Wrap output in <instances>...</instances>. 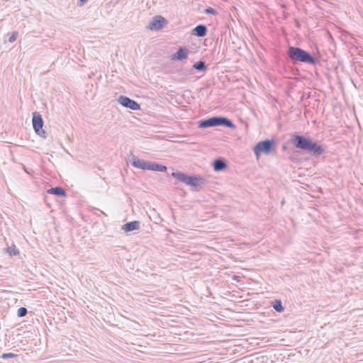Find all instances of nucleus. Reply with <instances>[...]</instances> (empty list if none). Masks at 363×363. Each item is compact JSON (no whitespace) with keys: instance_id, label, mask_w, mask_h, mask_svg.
Returning a JSON list of instances; mask_svg holds the SVG:
<instances>
[{"instance_id":"nucleus-1","label":"nucleus","mask_w":363,"mask_h":363,"mask_svg":"<svg viewBox=\"0 0 363 363\" xmlns=\"http://www.w3.org/2000/svg\"><path fill=\"white\" fill-rule=\"evenodd\" d=\"M291 143L296 148L308 152L315 157H318L325 152L323 145L303 135L293 134Z\"/></svg>"},{"instance_id":"nucleus-2","label":"nucleus","mask_w":363,"mask_h":363,"mask_svg":"<svg viewBox=\"0 0 363 363\" xmlns=\"http://www.w3.org/2000/svg\"><path fill=\"white\" fill-rule=\"evenodd\" d=\"M286 58L293 64L302 62L311 65H315L318 60L313 56L308 51L299 47L290 45L286 51Z\"/></svg>"},{"instance_id":"nucleus-3","label":"nucleus","mask_w":363,"mask_h":363,"mask_svg":"<svg viewBox=\"0 0 363 363\" xmlns=\"http://www.w3.org/2000/svg\"><path fill=\"white\" fill-rule=\"evenodd\" d=\"M171 175L177 181L190 186L197 191L206 183V179L199 174L189 175L182 172H173Z\"/></svg>"},{"instance_id":"nucleus-4","label":"nucleus","mask_w":363,"mask_h":363,"mask_svg":"<svg viewBox=\"0 0 363 363\" xmlns=\"http://www.w3.org/2000/svg\"><path fill=\"white\" fill-rule=\"evenodd\" d=\"M216 126H223L232 130H234L236 128L235 125L230 119L221 116H213L198 121V127L199 128H207Z\"/></svg>"},{"instance_id":"nucleus-5","label":"nucleus","mask_w":363,"mask_h":363,"mask_svg":"<svg viewBox=\"0 0 363 363\" xmlns=\"http://www.w3.org/2000/svg\"><path fill=\"white\" fill-rule=\"evenodd\" d=\"M277 147V143L274 139H266L259 141L253 147V151L257 158L263 153L269 155Z\"/></svg>"},{"instance_id":"nucleus-6","label":"nucleus","mask_w":363,"mask_h":363,"mask_svg":"<svg viewBox=\"0 0 363 363\" xmlns=\"http://www.w3.org/2000/svg\"><path fill=\"white\" fill-rule=\"evenodd\" d=\"M32 123L33 128L35 133L43 138H46V132L43 128L44 121L43 120L42 116L38 112L35 111L33 113Z\"/></svg>"},{"instance_id":"nucleus-7","label":"nucleus","mask_w":363,"mask_h":363,"mask_svg":"<svg viewBox=\"0 0 363 363\" xmlns=\"http://www.w3.org/2000/svg\"><path fill=\"white\" fill-rule=\"evenodd\" d=\"M117 101L123 107L130 108L133 111H138L140 109V105L137 101L128 96H120Z\"/></svg>"},{"instance_id":"nucleus-8","label":"nucleus","mask_w":363,"mask_h":363,"mask_svg":"<svg viewBox=\"0 0 363 363\" xmlns=\"http://www.w3.org/2000/svg\"><path fill=\"white\" fill-rule=\"evenodd\" d=\"M167 23V20L163 16H156L153 17L148 28L152 30H158L162 29Z\"/></svg>"},{"instance_id":"nucleus-9","label":"nucleus","mask_w":363,"mask_h":363,"mask_svg":"<svg viewBox=\"0 0 363 363\" xmlns=\"http://www.w3.org/2000/svg\"><path fill=\"white\" fill-rule=\"evenodd\" d=\"M150 161H145L143 160H140L135 157V155H133L132 160H131V164L138 169H141L143 170H149L150 168Z\"/></svg>"},{"instance_id":"nucleus-10","label":"nucleus","mask_w":363,"mask_h":363,"mask_svg":"<svg viewBox=\"0 0 363 363\" xmlns=\"http://www.w3.org/2000/svg\"><path fill=\"white\" fill-rule=\"evenodd\" d=\"M189 50L186 47H179L177 51L171 55L172 60H183L187 58Z\"/></svg>"},{"instance_id":"nucleus-11","label":"nucleus","mask_w":363,"mask_h":363,"mask_svg":"<svg viewBox=\"0 0 363 363\" xmlns=\"http://www.w3.org/2000/svg\"><path fill=\"white\" fill-rule=\"evenodd\" d=\"M212 165L215 172H222L228 167L227 162L223 157H218L215 159Z\"/></svg>"},{"instance_id":"nucleus-12","label":"nucleus","mask_w":363,"mask_h":363,"mask_svg":"<svg viewBox=\"0 0 363 363\" xmlns=\"http://www.w3.org/2000/svg\"><path fill=\"white\" fill-rule=\"evenodd\" d=\"M140 222L138 220H133L130 222H128L122 225L121 229L125 233H129L135 230L140 229Z\"/></svg>"},{"instance_id":"nucleus-13","label":"nucleus","mask_w":363,"mask_h":363,"mask_svg":"<svg viewBox=\"0 0 363 363\" xmlns=\"http://www.w3.org/2000/svg\"><path fill=\"white\" fill-rule=\"evenodd\" d=\"M208 32V29L206 25L199 24L196 26L191 30V35H195L196 37L203 38L206 35Z\"/></svg>"},{"instance_id":"nucleus-14","label":"nucleus","mask_w":363,"mask_h":363,"mask_svg":"<svg viewBox=\"0 0 363 363\" xmlns=\"http://www.w3.org/2000/svg\"><path fill=\"white\" fill-rule=\"evenodd\" d=\"M48 193L60 197L66 196V191L61 186L52 187L48 190Z\"/></svg>"},{"instance_id":"nucleus-15","label":"nucleus","mask_w":363,"mask_h":363,"mask_svg":"<svg viewBox=\"0 0 363 363\" xmlns=\"http://www.w3.org/2000/svg\"><path fill=\"white\" fill-rule=\"evenodd\" d=\"M167 169V167L165 165L157 163L155 162H150L149 170L164 172Z\"/></svg>"},{"instance_id":"nucleus-16","label":"nucleus","mask_w":363,"mask_h":363,"mask_svg":"<svg viewBox=\"0 0 363 363\" xmlns=\"http://www.w3.org/2000/svg\"><path fill=\"white\" fill-rule=\"evenodd\" d=\"M273 308L278 313H281L284 311V307L282 305V302L279 299H275L271 303Z\"/></svg>"},{"instance_id":"nucleus-17","label":"nucleus","mask_w":363,"mask_h":363,"mask_svg":"<svg viewBox=\"0 0 363 363\" xmlns=\"http://www.w3.org/2000/svg\"><path fill=\"white\" fill-rule=\"evenodd\" d=\"M192 67L198 71L205 72L207 69L206 62L202 60H199L194 63Z\"/></svg>"},{"instance_id":"nucleus-18","label":"nucleus","mask_w":363,"mask_h":363,"mask_svg":"<svg viewBox=\"0 0 363 363\" xmlns=\"http://www.w3.org/2000/svg\"><path fill=\"white\" fill-rule=\"evenodd\" d=\"M6 252L10 256L19 255V250L16 247L15 245H12L11 247L6 248Z\"/></svg>"},{"instance_id":"nucleus-19","label":"nucleus","mask_w":363,"mask_h":363,"mask_svg":"<svg viewBox=\"0 0 363 363\" xmlns=\"http://www.w3.org/2000/svg\"><path fill=\"white\" fill-rule=\"evenodd\" d=\"M28 313V310L25 307H21L17 311V315L19 318L25 317Z\"/></svg>"},{"instance_id":"nucleus-20","label":"nucleus","mask_w":363,"mask_h":363,"mask_svg":"<svg viewBox=\"0 0 363 363\" xmlns=\"http://www.w3.org/2000/svg\"><path fill=\"white\" fill-rule=\"evenodd\" d=\"M18 355L16 354L11 353V352L3 353L1 355V358L4 359H9V358H14V357H16Z\"/></svg>"},{"instance_id":"nucleus-21","label":"nucleus","mask_w":363,"mask_h":363,"mask_svg":"<svg viewBox=\"0 0 363 363\" xmlns=\"http://www.w3.org/2000/svg\"><path fill=\"white\" fill-rule=\"evenodd\" d=\"M204 13L206 14H211L215 16L217 14V11L212 7H208L204 10Z\"/></svg>"},{"instance_id":"nucleus-22","label":"nucleus","mask_w":363,"mask_h":363,"mask_svg":"<svg viewBox=\"0 0 363 363\" xmlns=\"http://www.w3.org/2000/svg\"><path fill=\"white\" fill-rule=\"evenodd\" d=\"M17 36H18V33L16 31L13 32L11 35L9 37V38L8 40L9 42L13 43L16 40Z\"/></svg>"},{"instance_id":"nucleus-23","label":"nucleus","mask_w":363,"mask_h":363,"mask_svg":"<svg viewBox=\"0 0 363 363\" xmlns=\"http://www.w3.org/2000/svg\"><path fill=\"white\" fill-rule=\"evenodd\" d=\"M88 1V0H79L78 1V6H82L83 5H84L86 2Z\"/></svg>"},{"instance_id":"nucleus-24","label":"nucleus","mask_w":363,"mask_h":363,"mask_svg":"<svg viewBox=\"0 0 363 363\" xmlns=\"http://www.w3.org/2000/svg\"><path fill=\"white\" fill-rule=\"evenodd\" d=\"M265 357H264V356H261V357H257V358H256V360H257V361H258V360H259V359H264Z\"/></svg>"},{"instance_id":"nucleus-25","label":"nucleus","mask_w":363,"mask_h":363,"mask_svg":"<svg viewBox=\"0 0 363 363\" xmlns=\"http://www.w3.org/2000/svg\"><path fill=\"white\" fill-rule=\"evenodd\" d=\"M282 148H283V150H286V146H285V145H284V146L282 147Z\"/></svg>"}]
</instances>
